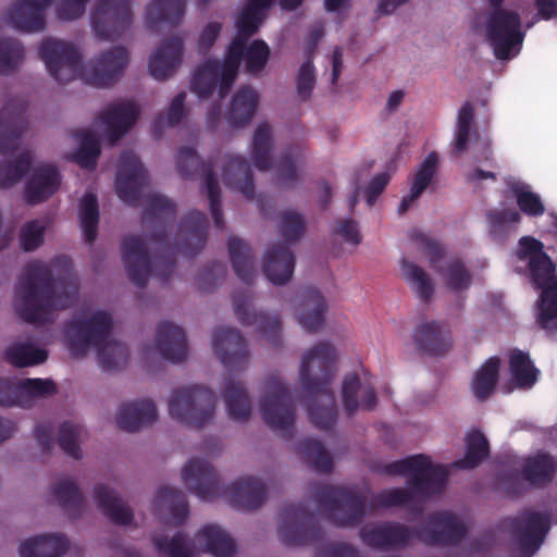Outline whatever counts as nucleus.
Instances as JSON below:
<instances>
[{
  "instance_id": "bb28decb",
  "label": "nucleus",
  "mask_w": 557,
  "mask_h": 557,
  "mask_svg": "<svg viewBox=\"0 0 557 557\" xmlns=\"http://www.w3.org/2000/svg\"><path fill=\"white\" fill-rule=\"evenodd\" d=\"M417 348L429 356H444L451 348V334L443 322H424L414 329Z\"/></svg>"
},
{
  "instance_id": "a18cd8bd",
  "label": "nucleus",
  "mask_w": 557,
  "mask_h": 557,
  "mask_svg": "<svg viewBox=\"0 0 557 557\" xmlns=\"http://www.w3.org/2000/svg\"><path fill=\"white\" fill-rule=\"evenodd\" d=\"M228 416L235 421H246L251 412L248 393L242 382L232 377L226 380L223 393Z\"/></svg>"
},
{
  "instance_id": "412c9836",
  "label": "nucleus",
  "mask_w": 557,
  "mask_h": 557,
  "mask_svg": "<svg viewBox=\"0 0 557 557\" xmlns=\"http://www.w3.org/2000/svg\"><path fill=\"white\" fill-rule=\"evenodd\" d=\"M212 348L228 371H243L248 364L247 342L234 327L215 329L212 335Z\"/></svg>"
},
{
  "instance_id": "ea45409f",
  "label": "nucleus",
  "mask_w": 557,
  "mask_h": 557,
  "mask_svg": "<svg viewBox=\"0 0 557 557\" xmlns=\"http://www.w3.org/2000/svg\"><path fill=\"white\" fill-rule=\"evenodd\" d=\"M196 540L203 550L214 557H233L236 553L234 540L219 525L207 524L196 533Z\"/></svg>"
},
{
  "instance_id": "4c0bfd02",
  "label": "nucleus",
  "mask_w": 557,
  "mask_h": 557,
  "mask_svg": "<svg viewBox=\"0 0 557 557\" xmlns=\"http://www.w3.org/2000/svg\"><path fill=\"white\" fill-rule=\"evenodd\" d=\"M557 471V462L548 453H539L524 460L521 474L532 486L543 487L549 484Z\"/></svg>"
},
{
  "instance_id": "1a4fd4ad",
  "label": "nucleus",
  "mask_w": 557,
  "mask_h": 557,
  "mask_svg": "<svg viewBox=\"0 0 557 557\" xmlns=\"http://www.w3.org/2000/svg\"><path fill=\"white\" fill-rule=\"evenodd\" d=\"M314 500L327 519L337 527L358 525L366 516V497L349 488L320 485L314 491Z\"/></svg>"
},
{
  "instance_id": "5fc2aeb1",
  "label": "nucleus",
  "mask_w": 557,
  "mask_h": 557,
  "mask_svg": "<svg viewBox=\"0 0 557 557\" xmlns=\"http://www.w3.org/2000/svg\"><path fill=\"white\" fill-rule=\"evenodd\" d=\"M34 154L23 151L14 160L0 161V188H10L18 183L30 170Z\"/></svg>"
},
{
  "instance_id": "f3484780",
  "label": "nucleus",
  "mask_w": 557,
  "mask_h": 557,
  "mask_svg": "<svg viewBox=\"0 0 557 557\" xmlns=\"http://www.w3.org/2000/svg\"><path fill=\"white\" fill-rule=\"evenodd\" d=\"M149 183V174L139 157L132 150L120 154L115 177V190L119 198L129 205L136 206L141 196L143 188Z\"/></svg>"
},
{
  "instance_id": "f8f14e48",
  "label": "nucleus",
  "mask_w": 557,
  "mask_h": 557,
  "mask_svg": "<svg viewBox=\"0 0 557 557\" xmlns=\"http://www.w3.org/2000/svg\"><path fill=\"white\" fill-rule=\"evenodd\" d=\"M216 397L213 391L193 385L175 389L169 400L170 416L181 423L202 428L209 423L215 410Z\"/></svg>"
},
{
  "instance_id": "9d476101",
  "label": "nucleus",
  "mask_w": 557,
  "mask_h": 557,
  "mask_svg": "<svg viewBox=\"0 0 557 557\" xmlns=\"http://www.w3.org/2000/svg\"><path fill=\"white\" fill-rule=\"evenodd\" d=\"M260 411L263 421L272 431L278 432L287 441L293 437L295 424L293 396L289 387L276 374H271L264 382Z\"/></svg>"
},
{
  "instance_id": "cd10ccee",
  "label": "nucleus",
  "mask_w": 557,
  "mask_h": 557,
  "mask_svg": "<svg viewBox=\"0 0 557 557\" xmlns=\"http://www.w3.org/2000/svg\"><path fill=\"white\" fill-rule=\"evenodd\" d=\"M299 295L298 323L307 332L315 333L325 323L327 302L320 290L312 286L301 288Z\"/></svg>"
},
{
  "instance_id": "423d86ee",
  "label": "nucleus",
  "mask_w": 557,
  "mask_h": 557,
  "mask_svg": "<svg viewBox=\"0 0 557 557\" xmlns=\"http://www.w3.org/2000/svg\"><path fill=\"white\" fill-rule=\"evenodd\" d=\"M112 318L106 311H97L89 318L76 317L65 325L69 349L82 357L89 347L98 349L99 364L104 371L123 367L128 359V348L123 343L111 341Z\"/></svg>"
},
{
  "instance_id": "69168bd1",
  "label": "nucleus",
  "mask_w": 557,
  "mask_h": 557,
  "mask_svg": "<svg viewBox=\"0 0 557 557\" xmlns=\"http://www.w3.org/2000/svg\"><path fill=\"white\" fill-rule=\"evenodd\" d=\"M84 434V428L72 421L63 422L58 432V444L60 448L73 457L74 459L82 458V450L79 442Z\"/></svg>"
},
{
  "instance_id": "13d9d810",
  "label": "nucleus",
  "mask_w": 557,
  "mask_h": 557,
  "mask_svg": "<svg viewBox=\"0 0 557 557\" xmlns=\"http://www.w3.org/2000/svg\"><path fill=\"white\" fill-rule=\"evenodd\" d=\"M79 215L85 242L91 245L97 237L99 223V205L96 195L88 193L83 197L79 206Z\"/></svg>"
},
{
  "instance_id": "aec40b11",
  "label": "nucleus",
  "mask_w": 557,
  "mask_h": 557,
  "mask_svg": "<svg viewBox=\"0 0 557 557\" xmlns=\"http://www.w3.org/2000/svg\"><path fill=\"white\" fill-rule=\"evenodd\" d=\"M467 532L466 524L454 513L434 512L425 525L417 529V537L428 545L453 546L459 544Z\"/></svg>"
},
{
  "instance_id": "864d4df0",
  "label": "nucleus",
  "mask_w": 557,
  "mask_h": 557,
  "mask_svg": "<svg viewBox=\"0 0 557 557\" xmlns=\"http://www.w3.org/2000/svg\"><path fill=\"white\" fill-rule=\"evenodd\" d=\"M296 450L315 471L330 473L333 470V458L320 441L301 440L297 443Z\"/></svg>"
},
{
  "instance_id": "2f4dec72",
  "label": "nucleus",
  "mask_w": 557,
  "mask_h": 557,
  "mask_svg": "<svg viewBox=\"0 0 557 557\" xmlns=\"http://www.w3.org/2000/svg\"><path fill=\"white\" fill-rule=\"evenodd\" d=\"M222 180L226 187L240 191L248 200L253 199V173L249 162L244 157H227L223 165Z\"/></svg>"
},
{
  "instance_id": "4be33fe9",
  "label": "nucleus",
  "mask_w": 557,
  "mask_h": 557,
  "mask_svg": "<svg viewBox=\"0 0 557 557\" xmlns=\"http://www.w3.org/2000/svg\"><path fill=\"white\" fill-rule=\"evenodd\" d=\"M234 313L243 325H256L259 333L273 346H280L282 324L278 315H268L250 310L251 295L246 290L232 294Z\"/></svg>"
},
{
  "instance_id": "37998d69",
  "label": "nucleus",
  "mask_w": 557,
  "mask_h": 557,
  "mask_svg": "<svg viewBox=\"0 0 557 557\" xmlns=\"http://www.w3.org/2000/svg\"><path fill=\"white\" fill-rule=\"evenodd\" d=\"M247 39L235 36L230 44L225 59L221 64L222 82L219 87V97L223 99L230 92L238 73L240 61L245 58Z\"/></svg>"
},
{
  "instance_id": "79ce46f5",
  "label": "nucleus",
  "mask_w": 557,
  "mask_h": 557,
  "mask_svg": "<svg viewBox=\"0 0 557 557\" xmlns=\"http://www.w3.org/2000/svg\"><path fill=\"white\" fill-rule=\"evenodd\" d=\"M227 248L237 277L245 284H251L256 276L255 255L251 247L240 238L231 236Z\"/></svg>"
},
{
  "instance_id": "f704fd0d",
  "label": "nucleus",
  "mask_w": 557,
  "mask_h": 557,
  "mask_svg": "<svg viewBox=\"0 0 557 557\" xmlns=\"http://www.w3.org/2000/svg\"><path fill=\"white\" fill-rule=\"evenodd\" d=\"M70 548L63 534H44L24 541L20 546L21 557H61Z\"/></svg>"
},
{
  "instance_id": "a878e982",
  "label": "nucleus",
  "mask_w": 557,
  "mask_h": 557,
  "mask_svg": "<svg viewBox=\"0 0 557 557\" xmlns=\"http://www.w3.org/2000/svg\"><path fill=\"white\" fill-rule=\"evenodd\" d=\"M139 115L138 107L131 101L110 104L100 115L106 125L107 137L111 144L120 140L135 124Z\"/></svg>"
},
{
  "instance_id": "bf43d9fd",
  "label": "nucleus",
  "mask_w": 557,
  "mask_h": 557,
  "mask_svg": "<svg viewBox=\"0 0 557 557\" xmlns=\"http://www.w3.org/2000/svg\"><path fill=\"white\" fill-rule=\"evenodd\" d=\"M153 544L158 553L165 557H197L189 545L188 535L182 531L176 532L172 537L156 536Z\"/></svg>"
},
{
  "instance_id": "a211bd4d",
  "label": "nucleus",
  "mask_w": 557,
  "mask_h": 557,
  "mask_svg": "<svg viewBox=\"0 0 557 557\" xmlns=\"http://www.w3.org/2000/svg\"><path fill=\"white\" fill-rule=\"evenodd\" d=\"M413 536H417V529L396 521L368 523L359 530L366 546L382 552L405 548Z\"/></svg>"
},
{
  "instance_id": "f03ea898",
  "label": "nucleus",
  "mask_w": 557,
  "mask_h": 557,
  "mask_svg": "<svg viewBox=\"0 0 557 557\" xmlns=\"http://www.w3.org/2000/svg\"><path fill=\"white\" fill-rule=\"evenodd\" d=\"M77 292V280L71 270L54 278L48 263L30 262L24 268L15 288L16 312L27 323L45 324L54 310L70 308Z\"/></svg>"
},
{
  "instance_id": "9b49d317",
  "label": "nucleus",
  "mask_w": 557,
  "mask_h": 557,
  "mask_svg": "<svg viewBox=\"0 0 557 557\" xmlns=\"http://www.w3.org/2000/svg\"><path fill=\"white\" fill-rule=\"evenodd\" d=\"M485 36L497 60L507 61L517 57L525 37L520 14L516 11L491 10L485 22Z\"/></svg>"
},
{
  "instance_id": "58836bf2",
  "label": "nucleus",
  "mask_w": 557,
  "mask_h": 557,
  "mask_svg": "<svg viewBox=\"0 0 557 557\" xmlns=\"http://www.w3.org/2000/svg\"><path fill=\"white\" fill-rule=\"evenodd\" d=\"M437 166L438 154L435 151H431L420 163L413 176L409 194L403 197L398 207L399 214L407 212L411 203L428 188L437 172Z\"/></svg>"
},
{
  "instance_id": "dca6fc26",
  "label": "nucleus",
  "mask_w": 557,
  "mask_h": 557,
  "mask_svg": "<svg viewBox=\"0 0 557 557\" xmlns=\"http://www.w3.org/2000/svg\"><path fill=\"white\" fill-rule=\"evenodd\" d=\"M409 237L428 255L431 265L445 277L449 289L459 292L469 288L472 277L460 259L450 260L442 268L437 263L444 257V248L438 242L418 230H412Z\"/></svg>"
},
{
  "instance_id": "473e14b6",
  "label": "nucleus",
  "mask_w": 557,
  "mask_h": 557,
  "mask_svg": "<svg viewBox=\"0 0 557 557\" xmlns=\"http://www.w3.org/2000/svg\"><path fill=\"white\" fill-rule=\"evenodd\" d=\"M158 413L152 400L143 399L123 404L116 414V424L121 430L135 432L150 425L157 420Z\"/></svg>"
},
{
  "instance_id": "39448f33",
  "label": "nucleus",
  "mask_w": 557,
  "mask_h": 557,
  "mask_svg": "<svg viewBox=\"0 0 557 557\" xmlns=\"http://www.w3.org/2000/svg\"><path fill=\"white\" fill-rule=\"evenodd\" d=\"M182 480L200 499L211 502L223 493L232 507L243 511L258 509L267 497L265 485L252 476L239 478L222 491L216 471L208 461L198 458L183 467Z\"/></svg>"
},
{
  "instance_id": "a19ab883",
  "label": "nucleus",
  "mask_w": 557,
  "mask_h": 557,
  "mask_svg": "<svg viewBox=\"0 0 557 557\" xmlns=\"http://www.w3.org/2000/svg\"><path fill=\"white\" fill-rule=\"evenodd\" d=\"M258 103L259 95L252 87L239 88L234 95L226 114L227 122L233 126L248 124L256 113Z\"/></svg>"
},
{
  "instance_id": "7c9ffc66",
  "label": "nucleus",
  "mask_w": 557,
  "mask_h": 557,
  "mask_svg": "<svg viewBox=\"0 0 557 557\" xmlns=\"http://www.w3.org/2000/svg\"><path fill=\"white\" fill-rule=\"evenodd\" d=\"M183 40L180 37L166 38L149 60V73L159 81L171 77L182 62Z\"/></svg>"
},
{
  "instance_id": "49530a36",
  "label": "nucleus",
  "mask_w": 557,
  "mask_h": 557,
  "mask_svg": "<svg viewBox=\"0 0 557 557\" xmlns=\"http://www.w3.org/2000/svg\"><path fill=\"white\" fill-rule=\"evenodd\" d=\"M73 137L79 141L78 149L69 159L86 170H94L101 153L97 135L89 129H77Z\"/></svg>"
},
{
  "instance_id": "8fccbe9b",
  "label": "nucleus",
  "mask_w": 557,
  "mask_h": 557,
  "mask_svg": "<svg viewBox=\"0 0 557 557\" xmlns=\"http://www.w3.org/2000/svg\"><path fill=\"white\" fill-rule=\"evenodd\" d=\"M465 442V456L453 465L458 469H474L490 456L488 441L480 430H473L467 434Z\"/></svg>"
},
{
  "instance_id": "393cba45",
  "label": "nucleus",
  "mask_w": 557,
  "mask_h": 557,
  "mask_svg": "<svg viewBox=\"0 0 557 557\" xmlns=\"http://www.w3.org/2000/svg\"><path fill=\"white\" fill-rule=\"evenodd\" d=\"M342 403L348 417L358 410L372 411L377 406V396L371 385H363L356 373L345 375L342 383Z\"/></svg>"
},
{
  "instance_id": "6e6d98bb",
  "label": "nucleus",
  "mask_w": 557,
  "mask_h": 557,
  "mask_svg": "<svg viewBox=\"0 0 557 557\" xmlns=\"http://www.w3.org/2000/svg\"><path fill=\"white\" fill-rule=\"evenodd\" d=\"M305 161V154L298 147H289L281 156L276 166V178L281 187H294L299 178L297 166Z\"/></svg>"
},
{
  "instance_id": "c03bdc74",
  "label": "nucleus",
  "mask_w": 557,
  "mask_h": 557,
  "mask_svg": "<svg viewBox=\"0 0 557 557\" xmlns=\"http://www.w3.org/2000/svg\"><path fill=\"white\" fill-rule=\"evenodd\" d=\"M51 494L70 518H78L83 515L86 505L85 498L73 480H59L51 486Z\"/></svg>"
},
{
  "instance_id": "2eb2a0df",
  "label": "nucleus",
  "mask_w": 557,
  "mask_h": 557,
  "mask_svg": "<svg viewBox=\"0 0 557 557\" xmlns=\"http://www.w3.org/2000/svg\"><path fill=\"white\" fill-rule=\"evenodd\" d=\"M90 21L100 39L113 41L121 38L133 23L129 0H98Z\"/></svg>"
},
{
  "instance_id": "09e8293b",
  "label": "nucleus",
  "mask_w": 557,
  "mask_h": 557,
  "mask_svg": "<svg viewBox=\"0 0 557 557\" xmlns=\"http://www.w3.org/2000/svg\"><path fill=\"white\" fill-rule=\"evenodd\" d=\"M509 371L516 387L531 388L539 380L540 370L533 364L528 352L512 350L509 356Z\"/></svg>"
},
{
  "instance_id": "052dcab7",
  "label": "nucleus",
  "mask_w": 557,
  "mask_h": 557,
  "mask_svg": "<svg viewBox=\"0 0 557 557\" xmlns=\"http://www.w3.org/2000/svg\"><path fill=\"white\" fill-rule=\"evenodd\" d=\"M4 357L14 367L24 368L42 363L48 358V352L32 344H17L9 347Z\"/></svg>"
},
{
  "instance_id": "c85d7f7f",
  "label": "nucleus",
  "mask_w": 557,
  "mask_h": 557,
  "mask_svg": "<svg viewBox=\"0 0 557 557\" xmlns=\"http://www.w3.org/2000/svg\"><path fill=\"white\" fill-rule=\"evenodd\" d=\"M61 175L51 164L36 166L25 184V199L29 205H38L50 198L60 187Z\"/></svg>"
},
{
  "instance_id": "7ed1b4c3",
  "label": "nucleus",
  "mask_w": 557,
  "mask_h": 557,
  "mask_svg": "<svg viewBox=\"0 0 557 557\" xmlns=\"http://www.w3.org/2000/svg\"><path fill=\"white\" fill-rule=\"evenodd\" d=\"M39 55L49 74L61 84L81 78L96 87H109L122 76L128 64L127 49L116 46L83 65L82 54L75 46L53 38L42 40Z\"/></svg>"
},
{
  "instance_id": "b1692460",
  "label": "nucleus",
  "mask_w": 557,
  "mask_h": 557,
  "mask_svg": "<svg viewBox=\"0 0 557 557\" xmlns=\"http://www.w3.org/2000/svg\"><path fill=\"white\" fill-rule=\"evenodd\" d=\"M52 0H20L7 12L10 24L22 32H41L46 27V10Z\"/></svg>"
},
{
  "instance_id": "0eeeda50",
  "label": "nucleus",
  "mask_w": 557,
  "mask_h": 557,
  "mask_svg": "<svg viewBox=\"0 0 557 557\" xmlns=\"http://www.w3.org/2000/svg\"><path fill=\"white\" fill-rule=\"evenodd\" d=\"M307 230L305 216L295 210L281 212L277 231L284 239V244L271 245L264 256L263 273L274 285H284L293 276L295 257L288 245L299 242Z\"/></svg>"
},
{
  "instance_id": "4468645a",
  "label": "nucleus",
  "mask_w": 557,
  "mask_h": 557,
  "mask_svg": "<svg viewBox=\"0 0 557 557\" xmlns=\"http://www.w3.org/2000/svg\"><path fill=\"white\" fill-rule=\"evenodd\" d=\"M176 168L180 175L184 178H191L198 175L205 177L213 223L216 228H223L221 189L214 172V164L211 161L201 160L194 148L182 147L177 151Z\"/></svg>"
},
{
  "instance_id": "e2e57ef3",
  "label": "nucleus",
  "mask_w": 557,
  "mask_h": 557,
  "mask_svg": "<svg viewBox=\"0 0 557 557\" xmlns=\"http://www.w3.org/2000/svg\"><path fill=\"white\" fill-rule=\"evenodd\" d=\"M22 408H29L36 398L57 393V385L50 379H24L20 381Z\"/></svg>"
},
{
  "instance_id": "20e7f679",
  "label": "nucleus",
  "mask_w": 557,
  "mask_h": 557,
  "mask_svg": "<svg viewBox=\"0 0 557 557\" xmlns=\"http://www.w3.org/2000/svg\"><path fill=\"white\" fill-rule=\"evenodd\" d=\"M336 357L332 344L319 342L304 355L299 369L309 421L323 431L333 430L338 414L332 388L336 373Z\"/></svg>"
},
{
  "instance_id": "603ef678",
  "label": "nucleus",
  "mask_w": 557,
  "mask_h": 557,
  "mask_svg": "<svg viewBox=\"0 0 557 557\" xmlns=\"http://www.w3.org/2000/svg\"><path fill=\"white\" fill-rule=\"evenodd\" d=\"M273 136L268 123H260L252 137L251 158L259 171H268L272 166L271 151Z\"/></svg>"
},
{
  "instance_id": "6e6552de",
  "label": "nucleus",
  "mask_w": 557,
  "mask_h": 557,
  "mask_svg": "<svg viewBox=\"0 0 557 557\" xmlns=\"http://www.w3.org/2000/svg\"><path fill=\"white\" fill-rule=\"evenodd\" d=\"M380 472L386 475H407V485L422 497L441 494L448 479L446 467L432 463L425 455H413L386 463Z\"/></svg>"
},
{
  "instance_id": "e433bc0d",
  "label": "nucleus",
  "mask_w": 557,
  "mask_h": 557,
  "mask_svg": "<svg viewBox=\"0 0 557 557\" xmlns=\"http://www.w3.org/2000/svg\"><path fill=\"white\" fill-rule=\"evenodd\" d=\"M499 371L500 359L494 356L483 362L473 373L470 388L478 401H486L494 394L499 380Z\"/></svg>"
},
{
  "instance_id": "ddd939ff",
  "label": "nucleus",
  "mask_w": 557,
  "mask_h": 557,
  "mask_svg": "<svg viewBox=\"0 0 557 557\" xmlns=\"http://www.w3.org/2000/svg\"><path fill=\"white\" fill-rule=\"evenodd\" d=\"M278 536L286 546L315 544L323 539V532L306 505L286 504L280 513Z\"/></svg>"
},
{
  "instance_id": "0e129e2a",
  "label": "nucleus",
  "mask_w": 557,
  "mask_h": 557,
  "mask_svg": "<svg viewBox=\"0 0 557 557\" xmlns=\"http://www.w3.org/2000/svg\"><path fill=\"white\" fill-rule=\"evenodd\" d=\"M488 230L494 238H503L510 231L511 225L521 221V215L516 209H492L485 213Z\"/></svg>"
},
{
  "instance_id": "de8ad7c7",
  "label": "nucleus",
  "mask_w": 557,
  "mask_h": 557,
  "mask_svg": "<svg viewBox=\"0 0 557 557\" xmlns=\"http://www.w3.org/2000/svg\"><path fill=\"white\" fill-rule=\"evenodd\" d=\"M222 82L221 63L216 59H208L200 64L190 83L191 91L199 98H207L213 94L218 83Z\"/></svg>"
},
{
  "instance_id": "774afa93",
  "label": "nucleus",
  "mask_w": 557,
  "mask_h": 557,
  "mask_svg": "<svg viewBox=\"0 0 557 557\" xmlns=\"http://www.w3.org/2000/svg\"><path fill=\"white\" fill-rule=\"evenodd\" d=\"M414 497H420V493L413 491L407 485V488L395 487L383 490L372 498V505L374 508H392L397 506H405L411 503Z\"/></svg>"
},
{
  "instance_id": "4d7b16f0",
  "label": "nucleus",
  "mask_w": 557,
  "mask_h": 557,
  "mask_svg": "<svg viewBox=\"0 0 557 557\" xmlns=\"http://www.w3.org/2000/svg\"><path fill=\"white\" fill-rule=\"evenodd\" d=\"M401 270L418 297L429 302L434 294V285L429 274L421 267L407 260H403Z\"/></svg>"
},
{
  "instance_id": "680f3d73",
  "label": "nucleus",
  "mask_w": 557,
  "mask_h": 557,
  "mask_svg": "<svg viewBox=\"0 0 557 557\" xmlns=\"http://www.w3.org/2000/svg\"><path fill=\"white\" fill-rule=\"evenodd\" d=\"M473 121L474 107L470 101H466L457 114L455 141L453 148V152L455 154H461L467 150Z\"/></svg>"
},
{
  "instance_id": "5701e85b",
  "label": "nucleus",
  "mask_w": 557,
  "mask_h": 557,
  "mask_svg": "<svg viewBox=\"0 0 557 557\" xmlns=\"http://www.w3.org/2000/svg\"><path fill=\"white\" fill-rule=\"evenodd\" d=\"M511 533L518 539L523 552L534 554L544 542L550 529L547 515L537 511H525L509 519Z\"/></svg>"
},
{
  "instance_id": "f257e3e1",
  "label": "nucleus",
  "mask_w": 557,
  "mask_h": 557,
  "mask_svg": "<svg viewBox=\"0 0 557 557\" xmlns=\"http://www.w3.org/2000/svg\"><path fill=\"white\" fill-rule=\"evenodd\" d=\"M176 219V205L170 198L151 194L146 198L141 216L150 231L153 244L151 257L146 240L140 235H125L121 244L122 260L129 281L139 288L146 287L150 276L165 284L175 270V252L187 257L199 253L208 237V218L203 212H188L178 224L174 245L170 244L169 231Z\"/></svg>"
},
{
  "instance_id": "338daca9",
  "label": "nucleus",
  "mask_w": 557,
  "mask_h": 557,
  "mask_svg": "<svg viewBox=\"0 0 557 557\" xmlns=\"http://www.w3.org/2000/svg\"><path fill=\"white\" fill-rule=\"evenodd\" d=\"M263 10L264 9L248 1L236 18V35L247 40L252 37L259 30L264 18Z\"/></svg>"
},
{
  "instance_id": "3c124183",
  "label": "nucleus",
  "mask_w": 557,
  "mask_h": 557,
  "mask_svg": "<svg viewBox=\"0 0 557 557\" xmlns=\"http://www.w3.org/2000/svg\"><path fill=\"white\" fill-rule=\"evenodd\" d=\"M156 505L166 508L175 527L182 525L189 513V507L185 494L171 486H161L156 494Z\"/></svg>"
},
{
  "instance_id": "c756f323",
  "label": "nucleus",
  "mask_w": 557,
  "mask_h": 557,
  "mask_svg": "<svg viewBox=\"0 0 557 557\" xmlns=\"http://www.w3.org/2000/svg\"><path fill=\"white\" fill-rule=\"evenodd\" d=\"M156 347L163 359L172 363L182 362L188 352L184 330L169 321L160 322L156 332Z\"/></svg>"
},
{
  "instance_id": "6ab92c4d",
  "label": "nucleus",
  "mask_w": 557,
  "mask_h": 557,
  "mask_svg": "<svg viewBox=\"0 0 557 557\" xmlns=\"http://www.w3.org/2000/svg\"><path fill=\"white\" fill-rule=\"evenodd\" d=\"M28 102L24 97L9 99L0 110V153H10L20 146V139L26 132Z\"/></svg>"
},
{
  "instance_id": "c9c22d12",
  "label": "nucleus",
  "mask_w": 557,
  "mask_h": 557,
  "mask_svg": "<svg viewBox=\"0 0 557 557\" xmlns=\"http://www.w3.org/2000/svg\"><path fill=\"white\" fill-rule=\"evenodd\" d=\"M185 14V0H152L146 7L145 23L148 29L159 24L178 25Z\"/></svg>"
},
{
  "instance_id": "72a5a7b5",
  "label": "nucleus",
  "mask_w": 557,
  "mask_h": 557,
  "mask_svg": "<svg viewBox=\"0 0 557 557\" xmlns=\"http://www.w3.org/2000/svg\"><path fill=\"white\" fill-rule=\"evenodd\" d=\"M94 495L100 511L115 524L127 525L134 519L133 510L104 484H96Z\"/></svg>"
}]
</instances>
